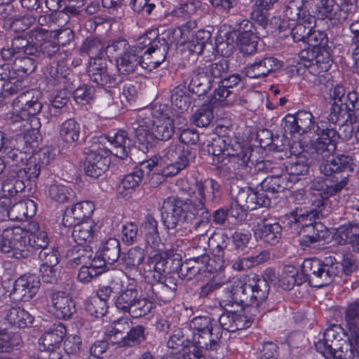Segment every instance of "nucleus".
<instances>
[{"mask_svg":"<svg viewBox=\"0 0 359 359\" xmlns=\"http://www.w3.org/2000/svg\"><path fill=\"white\" fill-rule=\"evenodd\" d=\"M162 219L164 226L169 230L182 227L194 219L193 229L198 233L201 245L200 248L206 250L208 241L212 233L209 234L210 225V213L205 206L204 202L196 195L191 196L190 198H168L163 205Z\"/></svg>","mask_w":359,"mask_h":359,"instance_id":"1","label":"nucleus"},{"mask_svg":"<svg viewBox=\"0 0 359 359\" xmlns=\"http://www.w3.org/2000/svg\"><path fill=\"white\" fill-rule=\"evenodd\" d=\"M356 268L355 260L348 256L344 257L341 263L331 257L326 258L324 262L311 258L303 262L302 272L311 286L321 287L331 283L342 271L348 275Z\"/></svg>","mask_w":359,"mask_h":359,"instance_id":"2","label":"nucleus"},{"mask_svg":"<svg viewBox=\"0 0 359 359\" xmlns=\"http://www.w3.org/2000/svg\"><path fill=\"white\" fill-rule=\"evenodd\" d=\"M269 286L265 278L253 274L243 280L236 279L233 282L231 294L233 300L242 305L250 306L251 314L256 316L258 306L269 294Z\"/></svg>","mask_w":359,"mask_h":359,"instance_id":"3","label":"nucleus"},{"mask_svg":"<svg viewBox=\"0 0 359 359\" xmlns=\"http://www.w3.org/2000/svg\"><path fill=\"white\" fill-rule=\"evenodd\" d=\"M217 322L210 316H197L189 323L193 343L205 348L209 352V356L213 359L222 356V353H219L222 334Z\"/></svg>","mask_w":359,"mask_h":359,"instance_id":"4","label":"nucleus"},{"mask_svg":"<svg viewBox=\"0 0 359 359\" xmlns=\"http://www.w3.org/2000/svg\"><path fill=\"white\" fill-rule=\"evenodd\" d=\"M212 244L208 241L207 246H212V255L210 259L207 254L193 257L189 259L194 266L200 269V274L208 271L212 273L222 269L226 259H229V247L231 244V238L225 233H216L210 236Z\"/></svg>","mask_w":359,"mask_h":359,"instance_id":"5","label":"nucleus"},{"mask_svg":"<svg viewBox=\"0 0 359 359\" xmlns=\"http://www.w3.org/2000/svg\"><path fill=\"white\" fill-rule=\"evenodd\" d=\"M4 222H0V251L11 254L9 257L18 259L29 256V247L27 245V231L19 226L4 229Z\"/></svg>","mask_w":359,"mask_h":359,"instance_id":"6","label":"nucleus"},{"mask_svg":"<svg viewBox=\"0 0 359 359\" xmlns=\"http://www.w3.org/2000/svg\"><path fill=\"white\" fill-rule=\"evenodd\" d=\"M105 54L116 58L117 69L121 74H129L142 68L141 57L123 39H118L106 46Z\"/></svg>","mask_w":359,"mask_h":359,"instance_id":"7","label":"nucleus"},{"mask_svg":"<svg viewBox=\"0 0 359 359\" xmlns=\"http://www.w3.org/2000/svg\"><path fill=\"white\" fill-rule=\"evenodd\" d=\"M269 198L264 193L255 191L250 187L240 189L235 200L229 210L231 217L243 220L248 211L258 207H266L270 205Z\"/></svg>","mask_w":359,"mask_h":359,"instance_id":"8","label":"nucleus"},{"mask_svg":"<svg viewBox=\"0 0 359 359\" xmlns=\"http://www.w3.org/2000/svg\"><path fill=\"white\" fill-rule=\"evenodd\" d=\"M217 137L212 139L211 144L208 147V151L214 156V161L217 163H224L233 151L241 149V144L233 139L232 130L226 126H219L216 128Z\"/></svg>","mask_w":359,"mask_h":359,"instance_id":"9","label":"nucleus"},{"mask_svg":"<svg viewBox=\"0 0 359 359\" xmlns=\"http://www.w3.org/2000/svg\"><path fill=\"white\" fill-rule=\"evenodd\" d=\"M158 110L154 109L149 110L140 111L136 115L135 121L131 123L135 130V138L139 143V148L145 152L151 147L153 136L150 133L151 126H154V119L157 117Z\"/></svg>","mask_w":359,"mask_h":359,"instance_id":"10","label":"nucleus"},{"mask_svg":"<svg viewBox=\"0 0 359 359\" xmlns=\"http://www.w3.org/2000/svg\"><path fill=\"white\" fill-rule=\"evenodd\" d=\"M86 161L84 170L88 176L97 178L108 168V151L99 144H94L85 149Z\"/></svg>","mask_w":359,"mask_h":359,"instance_id":"11","label":"nucleus"},{"mask_svg":"<svg viewBox=\"0 0 359 359\" xmlns=\"http://www.w3.org/2000/svg\"><path fill=\"white\" fill-rule=\"evenodd\" d=\"M88 72L90 80L102 87H115L122 80L120 76L109 73L107 61L102 57L90 60Z\"/></svg>","mask_w":359,"mask_h":359,"instance_id":"12","label":"nucleus"},{"mask_svg":"<svg viewBox=\"0 0 359 359\" xmlns=\"http://www.w3.org/2000/svg\"><path fill=\"white\" fill-rule=\"evenodd\" d=\"M34 90H27L20 94L13 102V111L22 120H29L39 123L34 116L38 114L42 109V104L38 98L34 96Z\"/></svg>","mask_w":359,"mask_h":359,"instance_id":"13","label":"nucleus"},{"mask_svg":"<svg viewBox=\"0 0 359 359\" xmlns=\"http://www.w3.org/2000/svg\"><path fill=\"white\" fill-rule=\"evenodd\" d=\"M40 285L38 277L25 274L15 281L11 295L15 302H27L36 294Z\"/></svg>","mask_w":359,"mask_h":359,"instance_id":"14","label":"nucleus"},{"mask_svg":"<svg viewBox=\"0 0 359 359\" xmlns=\"http://www.w3.org/2000/svg\"><path fill=\"white\" fill-rule=\"evenodd\" d=\"M303 15L300 22L293 26H289L285 32L279 34V37L286 38L290 34L294 42L306 43L309 32L315 25L316 18L309 11H304Z\"/></svg>","mask_w":359,"mask_h":359,"instance_id":"15","label":"nucleus"},{"mask_svg":"<svg viewBox=\"0 0 359 359\" xmlns=\"http://www.w3.org/2000/svg\"><path fill=\"white\" fill-rule=\"evenodd\" d=\"M348 182V177H344L339 183L327 186L320 182H313L311 186L312 195L316 196V199H311L312 205L317 208H320L325 204V201L330 196L339 192Z\"/></svg>","mask_w":359,"mask_h":359,"instance_id":"16","label":"nucleus"},{"mask_svg":"<svg viewBox=\"0 0 359 359\" xmlns=\"http://www.w3.org/2000/svg\"><path fill=\"white\" fill-rule=\"evenodd\" d=\"M168 47L165 43L154 42V45L151 46L140 56L142 62V69L148 72L157 68L163 62L165 61L168 53Z\"/></svg>","mask_w":359,"mask_h":359,"instance_id":"17","label":"nucleus"},{"mask_svg":"<svg viewBox=\"0 0 359 359\" xmlns=\"http://www.w3.org/2000/svg\"><path fill=\"white\" fill-rule=\"evenodd\" d=\"M55 316L61 319H69L76 312L75 303L72 297L65 292H55L50 296Z\"/></svg>","mask_w":359,"mask_h":359,"instance_id":"18","label":"nucleus"},{"mask_svg":"<svg viewBox=\"0 0 359 359\" xmlns=\"http://www.w3.org/2000/svg\"><path fill=\"white\" fill-rule=\"evenodd\" d=\"M354 167L351 156L338 155L330 159L323 161L320 165V171L325 176H331L334 173L353 172Z\"/></svg>","mask_w":359,"mask_h":359,"instance_id":"19","label":"nucleus"},{"mask_svg":"<svg viewBox=\"0 0 359 359\" xmlns=\"http://www.w3.org/2000/svg\"><path fill=\"white\" fill-rule=\"evenodd\" d=\"M281 67L282 63L276 58L264 57L249 65L245 68V74L250 78H264Z\"/></svg>","mask_w":359,"mask_h":359,"instance_id":"20","label":"nucleus"},{"mask_svg":"<svg viewBox=\"0 0 359 359\" xmlns=\"http://www.w3.org/2000/svg\"><path fill=\"white\" fill-rule=\"evenodd\" d=\"M254 318L248 317L245 314L235 312H226L222 313L218 322L219 327L228 332H234L250 326Z\"/></svg>","mask_w":359,"mask_h":359,"instance_id":"21","label":"nucleus"},{"mask_svg":"<svg viewBox=\"0 0 359 359\" xmlns=\"http://www.w3.org/2000/svg\"><path fill=\"white\" fill-rule=\"evenodd\" d=\"M339 330L340 327L337 325L326 329L323 334V339H319L318 341L315 342L317 351L324 356L332 353V351L340 345L341 341L345 340L341 338Z\"/></svg>","mask_w":359,"mask_h":359,"instance_id":"22","label":"nucleus"},{"mask_svg":"<svg viewBox=\"0 0 359 359\" xmlns=\"http://www.w3.org/2000/svg\"><path fill=\"white\" fill-rule=\"evenodd\" d=\"M94 210L93 204L89 201H82L67 208L63 216L62 222L65 226H71L80 221L89 217Z\"/></svg>","mask_w":359,"mask_h":359,"instance_id":"23","label":"nucleus"},{"mask_svg":"<svg viewBox=\"0 0 359 359\" xmlns=\"http://www.w3.org/2000/svg\"><path fill=\"white\" fill-rule=\"evenodd\" d=\"M317 124L315 133L319 136L315 142V149L318 154H323L325 151L332 152L336 148L333 138L336 136V129L330 126H325L323 121Z\"/></svg>","mask_w":359,"mask_h":359,"instance_id":"24","label":"nucleus"},{"mask_svg":"<svg viewBox=\"0 0 359 359\" xmlns=\"http://www.w3.org/2000/svg\"><path fill=\"white\" fill-rule=\"evenodd\" d=\"M281 226L278 223L260 221L255 227L256 238L271 245L277 244L281 238Z\"/></svg>","mask_w":359,"mask_h":359,"instance_id":"25","label":"nucleus"},{"mask_svg":"<svg viewBox=\"0 0 359 359\" xmlns=\"http://www.w3.org/2000/svg\"><path fill=\"white\" fill-rule=\"evenodd\" d=\"M331 64L327 57L322 55H317L314 60H312L309 65L308 72L314 78L313 83L316 85H325L330 79V74L327 72Z\"/></svg>","mask_w":359,"mask_h":359,"instance_id":"26","label":"nucleus"},{"mask_svg":"<svg viewBox=\"0 0 359 359\" xmlns=\"http://www.w3.org/2000/svg\"><path fill=\"white\" fill-rule=\"evenodd\" d=\"M36 211V204L34 201L30 199L19 201L9 209H4L6 217L12 221H24L28 217H33Z\"/></svg>","mask_w":359,"mask_h":359,"instance_id":"27","label":"nucleus"},{"mask_svg":"<svg viewBox=\"0 0 359 359\" xmlns=\"http://www.w3.org/2000/svg\"><path fill=\"white\" fill-rule=\"evenodd\" d=\"M294 184V179H292L287 174H283L265 177L260 182V186L262 191L275 194L290 189Z\"/></svg>","mask_w":359,"mask_h":359,"instance_id":"28","label":"nucleus"},{"mask_svg":"<svg viewBox=\"0 0 359 359\" xmlns=\"http://www.w3.org/2000/svg\"><path fill=\"white\" fill-rule=\"evenodd\" d=\"M190 152L185 145L179 141L172 142L161 151L160 158L163 161L189 164Z\"/></svg>","mask_w":359,"mask_h":359,"instance_id":"29","label":"nucleus"},{"mask_svg":"<svg viewBox=\"0 0 359 359\" xmlns=\"http://www.w3.org/2000/svg\"><path fill=\"white\" fill-rule=\"evenodd\" d=\"M141 231L146 244L154 250H160L161 238L158 231V222L151 215H147L142 223Z\"/></svg>","mask_w":359,"mask_h":359,"instance_id":"30","label":"nucleus"},{"mask_svg":"<svg viewBox=\"0 0 359 359\" xmlns=\"http://www.w3.org/2000/svg\"><path fill=\"white\" fill-rule=\"evenodd\" d=\"M107 138L111 146L109 149L110 153L119 158H126L128 156L131 143L128 133L125 130H121L111 135H109Z\"/></svg>","mask_w":359,"mask_h":359,"instance_id":"31","label":"nucleus"},{"mask_svg":"<svg viewBox=\"0 0 359 359\" xmlns=\"http://www.w3.org/2000/svg\"><path fill=\"white\" fill-rule=\"evenodd\" d=\"M344 320L346 327L355 344L359 348V302H353L346 309Z\"/></svg>","mask_w":359,"mask_h":359,"instance_id":"32","label":"nucleus"},{"mask_svg":"<svg viewBox=\"0 0 359 359\" xmlns=\"http://www.w3.org/2000/svg\"><path fill=\"white\" fill-rule=\"evenodd\" d=\"M189 88L198 96L206 94L211 88V80L203 68L193 70L190 75Z\"/></svg>","mask_w":359,"mask_h":359,"instance_id":"33","label":"nucleus"},{"mask_svg":"<svg viewBox=\"0 0 359 359\" xmlns=\"http://www.w3.org/2000/svg\"><path fill=\"white\" fill-rule=\"evenodd\" d=\"M175 132L173 120L166 114H162L154 119V126L152 128L153 139L159 140H169Z\"/></svg>","mask_w":359,"mask_h":359,"instance_id":"34","label":"nucleus"},{"mask_svg":"<svg viewBox=\"0 0 359 359\" xmlns=\"http://www.w3.org/2000/svg\"><path fill=\"white\" fill-rule=\"evenodd\" d=\"M244 28L251 27V23L248 20H243L240 25L239 34L238 36V46L240 51L244 55H250L257 50V37L250 30L241 31L242 26Z\"/></svg>","mask_w":359,"mask_h":359,"instance_id":"35","label":"nucleus"},{"mask_svg":"<svg viewBox=\"0 0 359 359\" xmlns=\"http://www.w3.org/2000/svg\"><path fill=\"white\" fill-rule=\"evenodd\" d=\"M304 11H308L294 2L289 3L284 10L283 18L278 27L279 34L285 32L289 26H293L300 22L304 15Z\"/></svg>","mask_w":359,"mask_h":359,"instance_id":"36","label":"nucleus"},{"mask_svg":"<svg viewBox=\"0 0 359 359\" xmlns=\"http://www.w3.org/2000/svg\"><path fill=\"white\" fill-rule=\"evenodd\" d=\"M66 334V329L61 323L53 324V327L46 331L39 339V344L44 349L53 350L60 344Z\"/></svg>","mask_w":359,"mask_h":359,"instance_id":"37","label":"nucleus"},{"mask_svg":"<svg viewBox=\"0 0 359 359\" xmlns=\"http://www.w3.org/2000/svg\"><path fill=\"white\" fill-rule=\"evenodd\" d=\"M48 196L56 202L64 203L72 201L75 194L72 189L65 184L62 180H53L49 185Z\"/></svg>","mask_w":359,"mask_h":359,"instance_id":"38","label":"nucleus"},{"mask_svg":"<svg viewBox=\"0 0 359 359\" xmlns=\"http://www.w3.org/2000/svg\"><path fill=\"white\" fill-rule=\"evenodd\" d=\"M167 264L168 260L161 255L156 253L147 259L143 265V269L151 274L154 280L161 281L163 279Z\"/></svg>","mask_w":359,"mask_h":359,"instance_id":"39","label":"nucleus"},{"mask_svg":"<svg viewBox=\"0 0 359 359\" xmlns=\"http://www.w3.org/2000/svg\"><path fill=\"white\" fill-rule=\"evenodd\" d=\"M334 240L340 245L354 244L359 241V223H348L336 229Z\"/></svg>","mask_w":359,"mask_h":359,"instance_id":"40","label":"nucleus"},{"mask_svg":"<svg viewBox=\"0 0 359 359\" xmlns=\"http://www.w3.org/2000/svg\"><path fill=\"white\" fill-rule=\"evenodd\" d=\"M5 320L12 326L23 328L32 324L34 317L24 309L13 307L6 311Z\"/></svg>","mask_w":359,"mask_h":359,"instance_id":"41","label":"nucleus"},{"mask_svg":"<svg viewBox=\"0 0 359 359\" xmlns=\"http://www.w3.org/2000/svg\"><path fill=\"white\" fill-rule=\"evenodd\" d=\"M339 10L338 4L334 0H320L316 5L318 16L322 20H328L334 25L340 24Z\"/></svg>","mask_w":359,"mask_h":359,"instance_id":"42","label":"nucleus"},{"mask_svg":"<svg viewBox=\"0 0 359 359\" xmlns=\"http://www.w3.org/2000/svg\"><path fill=\"white\" fill-rule=\"evenodd\" d=\"M80 133V124L74 118L66 120L60 126L59 136L61 140L67 144H72L77 142Z\"/></svg>","mask_w":359,"mask_h":359,"instance_id":"43","label":"nucleus"},{"mask_svg":"<svg viewBox=\"0 0 359 359\" xmlns=\"http://www.w3.org/2000/svg\"><path fill=\"white\" fill-rule=\"evenodd\" d=\"M313 211L300 214L297 211H294L290 214L289 223H294V225L297 226V227L301 226L304 232H311V230L320 231L321 230L319 228H322L323 226L321 224L317 223L313 224Z\"/></svg>","mask_w":359,"mask_h":359,"instance_id":"44","label":"nucleus"},{"mask_svg":"<svg viewBox=\"0 0 359 359\" xmlns=\"http://www.w3.org/2000/svg\"><path fill=\"white\" fill-rule=\"evenodd\" d=\"M144 177L142 168H135L132 172L127 174L121 180L118 190L122 196H127L135 190L141 183Z\"/></svg>","mask_w":359,"mask_h":359,"instance_id":"45","label":"nucleus"},{"mask_svg":"<svg viewBox=\"0 0 359 359\" xmlns=\"http://www.w3.org/2000/svg\"><path fill=\"white\" fill-rule=\"evenodd\" d=\"M219 188L218 183L212 179H208L203 182L197 181L193 194L196 195L203 202L206 200L212 201L216 198L215 193Z\"/></svg>","mask_w":359,"mask_h":359,"instance_id":"46","label":"nucleus"},{"mask_svg":"<svg viewBox=\"0 0 359 359\" xmlns=\"http://www.w3.org/2000/svg\"><path fill=\"white\" fill-rule=\"evenodd\" d=\"M355 354L359 355V348L355 344L350 337L348 340L345 339L341 341L340 345L336 349H334L332 353H329L327 355H325V357H332L335 359H353Z\"/></svg>","mask_w":359,"mask_h":359,"instance_id":"47","label":"nucleus"},{"mask_svg":"<svg viewBox=\"0 0 359 359\" xmlns=\"http://www.w3.org/2000/svg\"><path fill=\"white\" fill-rule=\"evenodd\" d=\"M139 295V292L135 287L130 285L119 292L116 297L115 305L116 309L123 313L130 311L133 302Z\"/></svg>","mask_w":359,"mask_h":359,"instance_id":"48","label":"nucleus"},{"mask_svg":"<svg viewBox=\"0 0 359 359\" xmlns=\"http://www.w3.org/2000/svg\"><path fill=\"white\" fill-rule=\"evenodd\" d=\"M67 256L69 257V262L72 266L88 264L93 257V252L88 245L77 244L76 247L68 251Z\"/></svg>","mask_w":359,"mask_h":359,"instance_id":"49","label":"nucleus"},{"mask_svg":"<svg viewBox=\"0 0 359 359\" xmlns=\"http://www.w3.org/2000/svg\"><path fill=\"white\" fill-rule=\"evenodd\" d=\"M72 236L78 245H84L89 242L93 235V224L91 221L74 224Z\"/></svg>","mask_w":359,"mask_h":359,"instance_id":"50","label":"nucleus"},{"mask_svg":"<svg viewBox=\"0 0 359 359\" xmlns=\"http://www.w3.org/2000/svg\"><path fill=\"white\" fill-rule=\"evenodd\" d=\"M144 339V327L142 325H137L130 329L126 336L117 341V346L120 348L133 347L140 344Z\"/></svg>","mask_w":359,"mask_h":359,"instance_id":"51","label":"nucleus"},{"mask_svg":"<svg viewBox=\"0 0 359 359\" xmlns=\"http://www.w3.org/2000/svg\"><path fill=\"white\" fill-rule=\"evenodd\" d=\"M101 255L109 264L116 262L120 257V243L115 238H109L103 243Z\"/></svg>","mask_w":359,"mask_h":359,"instance_id":"52","label":"nucleus"},{"mask_svg":"<svg viewBox=\"0 0 359 359\" xmlns=\"http://www.w3.org/2000/svg\"><path fill=\"white\" fill-rule=\"evenodd\" d=\"M269 258V254L266 251H262L256 256L243 257L236 261L232 265L233 269L236 271H243L248 269L254 266L264 263Z\"/></svg>","mask_w":359,"mask_h":359,"instance_id":"53","label":"nucleus"},{"mask_svg":"<svg viewBox=\"0 0 359 359\" xmlns=\"http://www.w3.org/2000/svg\"><path fill=\"white\" fill-rule=\"evenodd\" d=\"M152 302L147 298L142 297L140 294L135 300L130 311L126 313L132 318H137L147 315L152 309Z\"/></svg>","mask_w":359,"mask_h":359,"instance_id":"54","label":"nucleus"},{"mask_svg":"<svg viewBox=\"0 0 359 359\" xmlns=\"http://www.w3.org/2000/svg\"><path fill=\"white\" fill-rule=\"evenodd\" d=\"M213 119L212 109L208 105H203L191 116V121L197 127H207Z\"/></svg>","mask_w":359,"mask_h":359,"instance_id":"55","label":"nucleus"},{"mask_svg":"<svg viewBox=\"0 0 359 359\" xmlns=\"http://www.w3.org/2000/svg\"><path fill=\"white\" fill-rule=\"evenodd\" d=\"M187 93L185 86H178L173 89L171 95L172 106L181 111L186 110L189 105V97Z\"/></svg>","mask_w":359,"mask_h":359,"instance_id":"56","label":"nucleus"},{"mask_svg":"<svg viewBox=\"0 0 359 359\" xmlns=\"http://www.w3.org/2000/svg\"><path fill=\"white\" fill-rule=\"evenodd\" d=\"M25 188V182L18 177L11 175L2 183V192L6 197L13 196Z\"/></svg>","mask_w":359,"mask_h":359,"instance_id":"57","label":"nucleus"},{"mask_svg":"<svg viewBox=\"0 0 359 359\" xmlns=\"http://www.w3.org/2000/svg\"><path fill=\"white\" fill-rule=\"evenodd\" d=\"M227 161L233 164L235 170H245L247 172V169L249 168V172H252L251 165H253V163L250 161V156L243 151L242 148L238 151H233V155H230Z\"/></svg>","mask_w":359,"mask_h":359,"instance_id":"58","label":"nucleus"},{"mask_svg":"<svg viewBox=\"0 0 359 359\" xmlns=\"http://www.w3.org/2000/svg\"><path fill=\"white\" fill-rule=\"evenodd\" d=\"M105 48L106 47L99 39H88L81 46V50L88 53L90 60L97 57H103Z\"/></svg>","mask_w":359,"mask_h":359,"instance_id":"59","label":"nucleus"},{"mask_svg":"<svg viewBox=\"0 0 359 359\" xmlns=\"http://www.w3.org/2000/svg\"><path fill=\"white\" fill-rule=\"evenodd\" d=\"M144 259V252L140 247L130 248L122 257L124 264L130 268H136L140 266Z\"/></svg>","mask_w":359,"mask_h":359,"instance_id":"60","label":"nucleus"},{"mask_svg":"<svg viewBox=\"0 0 359 359\" xmlns=\"http://www.w3.org/2000/svg\"><path fill=\"white\" fill-rule=\"evenodd\" d=\"M294 116L297 121V128H299L300 133L304 134L311 130L315 132L317 125L316 126L313 122V116L311 112L299 111L294 114Z\"/></svg>","mask_w":359,"mask_h":359,"instance_id":"61","label":"nucleus"},{"mask_svg":"<svg viewBox=\"0 0 359 359\" xmlns=\"http://www.w3.org/2000/svg\"><path fill=\"white\" fill-rule=\"evenodd\" d=\"M309 168L308 159L304 155H299L297 157V161L290 166V173L287 174L290 177L294 179V182L299 179L298 175H304L307 174Z\"/></svg>","mask_w":359,"mask_h":359,"instance_id":"62","label":"nucleus"},{"mask_svg":"<svg viewBox=\"0 0 359 359\" xmlns=\"http://www.w3.org/2000/svg\"><path fill=\"white\" fill-rule=\"evenodd\" d=\"M15 69L18 70V75L24 77L34 71L36 63L34 59L28 56L16 57L14 60Z\"/></svg>","mask_w":359,"mask_h":359,"instance_id":"63","label":"nucleus"},{"mask_svg":"<svg viewBox=\"0 0 359 359\" xmlns=\"http://www.w3.org/2000/svg\"><path fill=\"white\" fill-rule=\"evenodd\" d=\"M29 41L24 36H18L13 39L11 48L3 49L1 51L2 57L5 60H9L15 54L22 53L25 46L28 45Z\"/></svg>","mask_w":359,"mask_h":359,"instance_id":"64","label":"nucleus"}]
</instances>
